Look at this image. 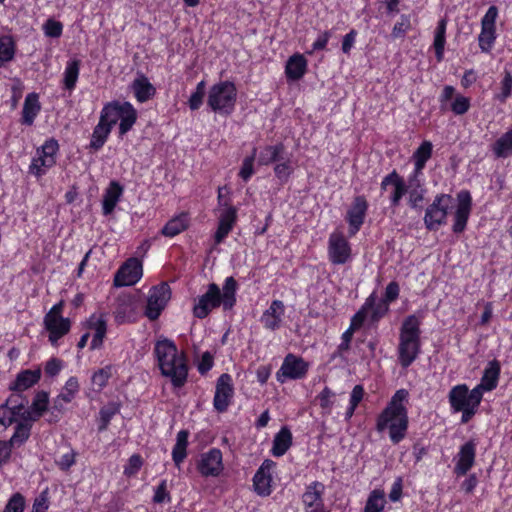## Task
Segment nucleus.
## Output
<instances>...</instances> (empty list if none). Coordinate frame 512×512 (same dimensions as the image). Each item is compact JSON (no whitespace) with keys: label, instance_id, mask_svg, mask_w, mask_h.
<instances>
[{"label":"nucleus","instance_id":"8","mask_svg":"<svg viewBox=\"0 0 512 512\" xmlns=\"http://www.w3.org/2000/svg\"><path fill=\"white\" fill-rule=\"evenodd\" d=\"M141 305L136 296L121 294L117 297L113 311L115 322L118 325L133 323L140 315Z\"/></svg>","mask_w":512,"mask_h":512},{"label":"nucleus","instance_id":"42","mask_svg":"<svg viewBox=\"0 0 512 512\" xmlns=\"http://www.w3.org/2000/svg\"><path fill=\"white\" fill-rule=\"evenodd\" d=\"M432 149L433 145L430 141H423L414 152L413 158L415 160V168L417 169V173H422L426 162L432 155Z\"/></svg>","mask_w":512,"mask_h":512},{"label":"nucleus","instance_id":"14","mask_svg":"<svg viewBox=\"0 0 512 512\" xmlns=\"http://www.w3.org/2000/svg\"><path fill=\"white\" fill-rule=\"evenodd\" d=\"M234 394V388L232 384V377L223 373L217 380L216 390L213 399V406L217 412L223 413L225 412L230 403Z\"/></svg>","mask_w":512,"mask_h":512},{"label":"nucleus","instance_id":"35","mask_svg":"<svg viewBox=\"0 0 512 512\" xmlns=\"http://www.w3.org/2000/svg\"><path fill=\"white\" fill-rule=\"evenodd\" d=\"M111 130L112 129L108 125H106L99 119V122L94 127L91 135V140L89 144L90 149L94 151H98L99 149H101L106 143L111 133Z\"/></svg>","mask_w":512,"mask_h":512},{"label":"nucleus","instance_id":"12","mask_svg":"<svg viewBox=\"0 0 512 512\" xmlns=\"http://www.w3.org/2000/svg\"><path fill=\"white\" fill-rule=\"evenodd\" d=\"M28 401L21 394H12L0 405V424L8 427L16 421V417L22 419L23 411L27 410Z\"/></svg>","mask_w":512,"mask_h":512},{"label":"nucleus","instance_id":"27","mask_svg":"<svg viewBox=\"0 0 512 512\" xmlns=\"http://www.w3.org/2000/svg\"><path fill=\"white\" fill-rule=\"evenodd\" d=\"M123 194V187L116 181H111L106 188L102 199V211L104 215H110Z\"/></svg>","mask_w":512,"mask_h":512},{"label":"nucleus","instance_id":"48","mask_svg":"<svg viewBox=\"0 0 512 512\" xmlns=\"http://www.w3.org/2000/svg\"><path fill=\"white\" fill-rule=\"evenodd\" d=\"M114 367L112 365H107L103 368L95 371L91 377L92 384L98 388V390H102L108 383V380L111 378L113 374Z\"/></svg>","mask_w":512,"mask_h":512},{"label":"nucleus","instance_id":"61","mask_svg":"<svg viewBox=\"0 0 512 512\" xmlns=\"http://www.w3.org/2000/svg\"><path fill=\"white\" fill-rule=\"evenodd\" d=\"M141 466H142L141 457L139 455H136V454L132 455L129 458L127 465L125 466L124 473L127 476L135 475L139 471Z\"/></svg>","mask_w":512,"mask_h":512},{"label":"nucleus","instance_id":"2","mask_svg":"<svg viewBox=\"0 0 512 512\" xmlns=\"http://www.w3.org/2000/svg\"><path fill=\"white\" fill-rule=\"evenodd\" d=\"M420 321L415 315L408 316L401 327L398 359L402 367H409L420 353Z\"/></svg>","mask_w":512,"mask_h":512},{"label":"nucleus","instance_id":"41","mask_svg":"<svg viewBox=\"0 0 512 512\" xmlns=\"http://www.w3.org/2000/svg\"><path fill=\"white\" fill-rule=\"evenodd\" d=\"M237 289V282L233 277H228L223 286V293H221L222 305L224 310H230L236 302L235 294Z\"/></svg>","mask_w":512,"mask_h":512},{"label":"nucleus","instance_id":"32","mask_svg":"<svg viewBox=\"0 0 512 512\" xmlns=\"http://www.w3.org/2000/svg\"><path fill=\"white\" fill-rule=\"evenodd\" d=\"M292 445V433L287 427H282L275 435L272 446V454L275 457L283 456Z\"/></svg>","mask_w":512,"mask_h":512},{"label":"nucleus","instance_id":"38","mask_svg":"<svg viewBox=\"0 0 512 512\" xmlns=\"http://www.w3.org/2000/svg\"><path fill=\"white\" fill-rule=\"evenodd\" d=\"M80 64L81 62L78 59H72L67 62L63 74V84L65 89L69 91L75 89L79 77Z\"/></svg>","mask_w":512,"mask_h":512},{"label":"nucleus","instance_id":"4","mask_svg":"<svg viewBox=\"0 0 512 512\" xmlns=\"http://www.w3.org/2000/svg\"><path fill=\"white\" fill-rule=\"evenodd\" d=\"M237 100V89L231 81L214 84L209 92L207 105L216 113L228 116L234 109Z\"/></svg>","mask_w":512,"mask_h":512},{"label":"nucleus","instance_id":"13","mask_svg":"<svg viewBox=\"0 0 512 512\" xmlns=\"http://www.w3.org/2000/svg\"><path fill=\"white\" fill-rule=\"evenodd\" d=\"M142 276V264L137 258H129L116 272L114 285L116 287L136 284Z\"/></svg>","mask_w":512,"mask_h":512},{"label":"nucleus","instance_id":"15","mask_svg":"<svg viewBox=\"0 0 512 512\" xmlns=\"http://www.w3.org/2000/svg\"><path fill=\"white\" fill-rule=\"evenodd\" d=\"M222 304L221 291L217 284L211 283L205 294L199 297L197 304L194 305V316L200 319L205 318L212 309Z\"/></svg>","mask_w":512,"mask_h":512},{"label":"nucleus","instance_id":"46","mask_svg":"<svg viewBox=\"0 0 512 512\" xmlns=\"http://www.w3.org/2000/svg\"><path fill=\"white\" fill-rule=\"evenodd\" d=\"M375 295L371 294L365 301L362 308L352 317L350 328L351 330L359 329L364 323L370 308L374 306Z\"/></svg>","mask_w":512,"mask_h":512},{"label":"nucleus","instance_id":"3","mask_svg":"<svg viewBox=\"0 0 512 512\" xmlns=\"http://www.w3.org/2000/svg\"><path fill=\"white\" fill-rule=\"evenodd\" d=\"M99 119L111 129L120 121L119 135L122 137L132 129L137 120V112L129 102L112 101L103 106Z\"/></svg>","mask_w":512,"mask_h":512},{"label":"nucleus","instance_id":"54","mask_svg":"<svg viewBox=\"0 0 512 512\" xmlns=\"http://www.w3.org/2000/svg\"><path fill=\"white\" fill-rule=\"evenodd\" d=\"M257 149L254 148L252 154L243 160L239 176L244 180L248 181L254 173L253 163L255 160Z\"/></svg>","mask_w":512,"mask_h":512},{"label":"nucleus","instance_id":"17","mask_svg":"<svg viewBox=\"0 0 512 512\" xmlns=\"http://www.w3.org/2000/svg\"><path fill=\"white\" fill-rule=\"evenodd\" d=\"M368 203L364 196H356L351 208L347 212V221L349 223V234L355 235L364 223Z\"/></svg>","mask_w":512,"mask_h":512},{"label":"nucleus","instance_id":"29","mask_svg":"<svg viewBox=\"0 0 512 512\" xmlns=\"http://www.w3.org/2000/svg\"><path fill=\"white\" fill-rule=\"evenodd\" d=\"M41 110L38 94L29 93L25 97L21 122L24 125L31 126L34 123L35 118Z\"/></svg>","mask_w":512,"mask_h":512},{"label":"nucleus","instance_id":"57","mask_svg":"<svg viewBox=\"0 0 512 512\" xmlns=\"http://www.w3.org/2000/svg\"><path fill=\"white\" fill-rule=\"evenodd\" d=\"M407 398H408L407 390H405V389L397 390L386 407L392 408V409L407 410L406 407L403 405V402L406 401Z\"/></svg>","mask_w":512,"mask_h":512},{"label":"nucleus","instance_id":"20","mask_svg":"<svg viewBox=\"0 0 512 512\" xmlns=\"http://www.w3.org/2000/svg\"><path fill=\"white\" fill-rule=\"evenodd\" d=\"M325 486L319 481H314L306 487L302 495V502L305 508H313L312 512L324 510L323 494Z\"/></svg>","mask_w":512,"mask_h":512},{"label":"nucleus","instance_id":"19","mask_svg":"<svg viewBox=\"0 0 512 512\" xmlns=\"http://www.w3.org/2000/svg\"><path fill=\"white\" fill-rule=\"evenodd\" d=\"M88 329L94 331L92 341L90 344L91 350H96L102 347L104 338L107 333V320L103 313H94L86 321Z\"/></svg>","mask_w":512,"mask_h":512},{"label":"nucleus","instance_id":"51","mask_svg":"<svg viewBox=\"0 0 512 512\" xmlns=\"http://www.w3.org/2000/svg\"><path fill=\"white\" fill-rule=\"evenodd\" d=\"M119 407L111 403L103 408H101L99 415H100V424H99V431H104L107 429L111 419L118 413Z\"/></svg>","mask_w":512,"mask_h":512},{"label":"nucleus","instance_id":"11","mask_svg":"<svg viewBox=\"0 0 512 512\" xmlns=\"http://www.w3.org/2000/svg\"><path fill=\"white\" fill-rule=\"evenodd\" d=\"M329 260L334 265H343L351 258V247L342 232H333L328 241Z\"/></svg>","mask_w":512,"mask_h":512},{"label":"nucleus","instance_id":"45","mask_svg":"<svg viewBox=\"0 0 512 512\" xmlns=\"http://www.w3.org/2000/svg\"><path fill=\"white\" fill-rule=\"evenodd\" d=\"M272 477L270 473H262L257 471L253 478L254 489L258 495L268 496L271 493Z\"/></svg>","mask_w":512,"mask_h":512},{"label":"nucleus","instance_id":"5","mask_svg":"<svg viewBox=\"0 0 512 512\" xmlns=\"http://www.w3.org/2000/svg\"><path fill=\"white\" fill-rule=\"evenodd\" d=\"M376 429L378 432L388 429L391 441L394 444H398L405 438L407 433V410L386 407L377 418Z\"/></svg>","mask_w":512,"mask_h":512},{"label":"nucleus","instance_id":"56","mask_svg":"<svg viewBox=\"0 0 512 512\" xmlns=\"http://www.w3.org/2000/svg\"><path fill=\"white\" fill-rule=\"evenodd\" d=\"M43 30H44V33H45L46 36L53 37V38H58L62 34L63 25L59 21H56V20H53V19H48L43 24Z\"/></svg>","mask_w":512,"mask_h":512},{"label":"nucleus","instance_id":"47","mask_svg":"<svg viewBox=\"0 0 512 512\" xmlns=\"http://www.w3.org/2000/svg\"><path fill=\"white\" fill-rule=\"evenodd\" d=\"M393 190L390 195V203L392 207H398L402 197L407 193L408 187L404 179L397 173L392 184Z\"/></svg>","mask_w":512,"mask_h":512},{"label":"nucleus","instance_id":"59","mask_svg":"<svg viewBox=\"0 0 512 512\" xmlns=\"http://www.w3.org/2000/svg\"><path fill=\"white\" fill-rule=\"evenodd\" d=\"M470 107V101L467 97H464L462 95H459L455 98L451 105V110L456 115H462L468 111Z\"/></svg>","mask_w":512,"mask_h":512},{"label":"nucleus","instance_id":"43","mask_svg":"<svg viewBox=\"0 0 512 512\" xmlns=\"http://www.w3.org/2000/svg\"><path fill=\"white\" fill-rule=\"evenodd\" d=\"M16 46L11 36L0 37V66L12 61L15 57Z\"/></svg>","mask_w":512,"mask_h":512},{"label":"nucleus","instance_id":"25","mask_svg":"<svg viewBox=\"0 0 512 512\" xmlns=\"http://www.w3.org/2000/svg\"><path fill=\"white\" fill-rule=\"evenodd\" d=\"M458 457L455 473L465 475L471 469L475 460V444L473 441H469L461 446Z\"/></svg>","mask_w":512,"mask_h":512},{"label":"nucleus","instance_id":"53","mask_svg":"<svg viewBox=\"0 0 512 512\" xmlns=\"http://www.w3.org/2000/svg\"><path fill=\"white\" fill-rule=\"evenodd\" d=\"M205 95V82L201 81L197 84L196 90L191 94L189 98V107L191 110H197L203 103Z\"/></svg>","mask_w":512,"mask_h":512},{"label":"nucleus","instance_id":"36","mask_svg":"<svg viewBox=\"0 0 512 512\" xmlns=\"http://www.w3.org/2000/svg\"><path fill=\"white\" fill-rule=\"evenodd\" d=\"M284 145L279 143L274 146L264 147L258 157L259 165H269L273 162L283 160Z\"/></svg>","mask_w":512,"mask_h":512},{"label":"nucleus","instance_id":"60","mask_svg":"<svg viewBox=\"0 0 512 512\" xmlns=\"http://www.w3.org/2000/svg\"><path fill=\"white\" fill-rule=\"evenodd\" d=\"M388 311V304L386 301L381 300L379 303H376V299L374 300V306L370 308L369 313L371 312V320L372 322H377L381 317H383Z\"/></svg>","mask_w":512,"mask_h":512},{"label":"nucleus","instance_id":"16","mask_svg":"<svg viewBox=\"0 0 512 512\" xmlns=\"http://www.w3.org/2000/svg\"><path fill=\"white\" fill-rule=\"evenodd\" d=\"M308 371V364L300 357L288 354L277 372V379L283 382L285 379H301Z\"/></svg>","mask_w":512,"mask_h":512},{"label":"nucleus","instance_id":"10","mask_svg":"<svg viewBox=\"0 0 512 512\" xmlns=\"http://www.w3.org/2000/svg\"><path fill=\"white\" fill-rule=\"evenodd\" d=\"M449 403L454 412H460L466 407L479 406L482 394L479 389L473 388L469 391L466 384L454 386L448 395Z\"/></svg>","mask_w":512,"mask_h":512},{"label":"nucleus","instance_id":"23","mask_svg":"<svg viewBox=\"0 0 512 512\" xmlns=\"http://www.w3.org/2000/svg\"><path fill=\"white\" fill-rule=\"evenodd\" d=\"M49 395L45 391L36 393L30 408L23 411L22 420L37 421L47 411Z\"/></svg>","mask_w":512,"mask_h":512},{"label":"nucleus","instance_id":"9","mask_svg":"<svg viewBox=\"0 0 512 512\" xmlns=\"http://www.w3.org/2000/svg\"><path fill=\"white\" fill-rule=\"evenodd\" d=\"M453 198L448 194L437 195L425 212L424 223L428 230H435L445 223Z\"/></svg>","mask_w":512,"mask_h":512},{"label":"nucleus","instance_id":"30","mask_svg":"<svg viewBox=\"0 0 512 512\" xmlns=\"http://www.w3.org/2000/svg\"><path fill=\"white\" fill-rule=\"evenodd\" d=\"M307 69V61L301 54L291 56L286 64L285 73L288 79L296 81L303 77Z\"/></svg>","mask_w":512,"mask_h":512},{"label":"nucleus","instance_id":"31","mask_svg":"<svg viewBox=\"0 0 512 512\" xmlns=\"http://www.w3.org/2000/svg\"><path fill=\"white\" fill-rule=\"evenodd\" d=\"M31 422L22 420L16 424L13 435L6 441L11 450L13 447H20L29 439L32 428Z\"/></svg>","mask_w":512,"mask_h":512},{"label":"nucleus","instance_id":"22","mask_svg":"<svg viewBox=\"0 0 512 512\" xmlns=\"http://www.w3.org/2000/svg\"><path fill=\"white\" fill-rule=\"evenodd\" d=\"M284 311V303L281 300H273L269 308L263 312L261 323L268 330L275 331L279 329L282 324Z\"/></svg>","mask_w":512,"mask_h":512},{"label":"nucleus","instance_id":"39","mask_svg":"<svg viewBox=\"0 0 512 512\" xmlns=\"http://www.w3.org/2000/svg\"><path fill=\"white\" fill-rule=\"evenodd\" d=\"M492 151L497 158H507L512 155V128L495 141Z\"/></svg>","mask_w":512,"mask_h":512},{"label":"nucleus","instance_id":"18","mask_svg":"<svg viewBox=\"0 0 512 512\" xmlns=\"http://www.w3.org/2000/svg\"><path fill=\"white\" fill-rule=\"evenodd\" d=\"M457 199L458 206L454 216L453 232L461 233L464 231L470 215L472 199L470 193L465 190L458 193Z\"/></svg>","mask_w":512,"mask_h":512},{"label":"nucleus","instance_id":"64","mask_svg":"<svg viewBox=\"0 0 512 512\" xmlns=\"http://www.w3.org/2000/svg\"><path fill=\"white\" fill-rule=\"evenodd\" d=\"M49 508V501L47 492L43 491L35 500L32 507V512H46Z\"/></svg>","mask_w":512,"mask_h":512},{"label":"nucleus","instance_id":"28","mask_svg":"<svg viewBox=\"0 0 512 512\" xmlns=\"http://www.w3.org/2000/svg\"><path fill=\"white\" fill-rule=\"evenodd\" d=\"M41 378V369L24 370L18 373L15 381L10 385L9 389L16 392H23L35 385Z\"/></svg>","mask_w":512,"mask_h":512},{"label":"nucleus","instance_id":"52","mask_svg":"<svg viewBox=\"0 0 512 512\" xmlns=\"http://www.w3.org/2000/svg\"><path fill=\"white\" fill-rule=\"evenodd\" d=\"M25 498L17 492L14 493L8 500L3 512H24Z\"/></svg>","mask_w":512,"mask_h":512},{"label":"nucleus","instance_id":"33","mask_svg":"<svg viewBox=\"0 0 512 512\" xmlns=\"http://www.w3.org/2000/svg\"><path fill=\"white\" fill-rule=\"evenodd\" d=\"M189 226V217L187 213H180L179 215L170 219L162 228V235L174 237L179 233L186 230Z\"/></svg>","mask_w":512,"mask_h":512},{"label":"nucleus","instance_id":"34","mask_svg":"<svg viewBox=\"0 0 512 512\" xmlns=\"http://www.w3.org/2000/svg\"><path fill=\"white\" fill-rule=\"evenodd\" d=\"M144 315L152 321L160 316V288L158 285L149 290Z\"/></svg>","mask_w":512,"mask_h":512},{"label":"nucleus","instance_id":"6","mask_svg":"<svg viewBox=\"0 0 512 512\" xmlns=\"http://www.w3.org/2000/svg\"><path fill=\"white\" fill-rule=\"evenodd\" d=\"M63 307L62 301L53 305L43 319L44 328L48 332V340L53 346H58V341L71 329L70 319L62 316Z\"/></svg>","mask_w":512,"mask_h":512},{"label":"nucleus","instance_id":"7","mask_svg":"<svg viewBox=\"0 0 512 512\" xmlns=\"http://www.w3.org/2000/svg\"><path fill=\"white\" fill-rule=\"evenodd\" d=\"M59 150L58 142L51 138L37 149L35 157L29 165V173L37 178L45 175L56 164V154Z\"/></svg>","mask_w":512,"mask_h":512},{"label":"nucleus","instance_id":"62","mask_svg":"<svg viewBox=\"0 0 512 512\" xmlns=\"http://www.w3.org/2000/svg\"><path fill=\"white\" fill-rule=\"evenodd\" d=\"M333 396L334 393L332 392V390L328 387H325L317 397L319 399L320 407L326 410L327 412L330 411L333 405V402L331 401V398Z\"/></svg>","mask_w":512,"mask_h":512},{"label":"nucleus","instance_id":"63","mask_svg":"<svg viewBox=\"0 0 512 512\" xmlns=\"http://www.w3.org/2000/svg\"><path fill=\"white\" fill-rule=\"evenodd\" d=\"M214 364L213 355L210 352H204L201 356V359L198 363V371L201 375L206 374Z\"/></svg>","mask_w":512,"mask_h":512},{"label":"nucleus","instance_id":"44","mask_svg":"<svg viewBox=\"0 0 512 512\" xmlns=\"http://www.w3.org/2000/svg\"><path fill=\"white\" fill-rule=\"evenodd\" d=\"M386 504L383 490H373L366 501L364 512H382Z\"/></svg>","mask_w":512,"mask_h":512},{"label":"nucleus","instance_id":"24","mask_svg":"<svg viewBox=\"0 0 512 512\" xmlns=\"http://www.w3.org/2000/svg\"><path fill=\"white\" fill-rule=\"evenodd\" d=\"M500 375V364L497 360H492L488 363L484 370L480 384L475 388L483 395L484 391H491L496 388Z\"/></svg>","mask_w":512,"mask_h":512},{"label":"nucleus","instance_id":"55","mask_svg":"<svg viewBox=\"0 0 512 512\" xmlns=\"http://www.w3.org/2000/svg\"><path fill=\"white\" fill-rule=\"evenodd\" d=\"M408 204L413 209H421L422 205L421 203L424 200V195L426 192V189H418V188H412L408 189Z\"/></svg>","mask_w":512,"mask_h":512},{"label":"nucleus","instance_id":"26","mask_svg":"<svg viewBox=\"0 0 512 512\" xmlns=\"http://www.w3.org/2000/svg\"><path fill=\"white\" fill-rule=\"evenodd\" d=\"M237 219V210L233 206H228L221 214L217 231L215 233V242L221 243L232 230Z\"/></svg>","mask_w":512,"mask_h":512},{"label":"nucleus","instance_id":"49","mask_svg":"<svg viewBox=\"0 0 512 512\" xmlns=\"http://www.w3.org/2000/svg\"><path fill=\"white\" fill-rule=\"evenodd\" d=\"M478 40L481 50L489 52L495 40V27L482 26Z\"/></svg>","mask_w":512,"mask_h":512},{"label":"nucleus","instance_id":"37","mask_svg":"<svg viewBox=\"0 0 512 512\" xmlns=\"http://www.w3.org/2000/svg\"><path fill=\"white\" fill-rule=\"evenodd\" d=\"M132 89L136 99L139 102H145L155 94L154 86L145 77H140L134 80Z\"/></svg>","mask_w":512,"mask_h":512},{"label":"nucleus","instance_id":"58","mask_svg":"<svg viewBox=\"0 0 512 512\" xmlns=\"http://www.w3.org/2000/svg\"><path fill=\"white\" fill-rule=\"evenodd\" d=\"M411 28V22L409 16L402 15L400 21H398L392 30V36L394 38L402 37Z\"/></svg>","mask_w":512,"mask_h":512},{"label":"nucleus","instance_id":"1","mask_svg":"<svg viewBox=\"0 0 512 512\" xmlns=\"http://www.w3.org/2000/svg\"><path fill=\"white\" fill-rule=\"evenodd\" d=\"M162 376L167 378L175 392L181 389L188 378L187 360L179 353L173 341L162 338Z\"/></svg>","mask_w":512,"mask_h":512},{"label":"nucleus","instance_id":"50","mask_svg":"<svg viewBox=\"0 0 512 512\" xmlns=\"http://www.w3.org/2000/svg\"><path fill=\"white\" fill-rule=\"evenodd\" d=\"M79 382L76 377H70L60 392L61 399L69 403L75 398L79 392Z\"/></svg>","mask_w":512,"mask_h":512},{"label":"nucleus","instance_id":"40","mask_svg":"<svg viewBox=\"0 0 512 512\" xmlns=\"http://www.w3.org/2000/svg\"><path fill=\"white\" fill-rule=\"evenodd\" d=\"M446 26L447 20L446 18H442L439 20L435 30L433 46L435 49L436 58L439 62L443 59L444 55V47L446 42Z\"/></svg>","mask_w":512,"mask_h":512},{"label":"nucleus","instance_id":"21","mask_svg":"<svg viewBox=\"0 0 512 512\" xmlns=\"http://www.w3.org/2000/svg\"><path fill=\"white\" fill-rule=\"evenodd\" d=\"M222 468V453L215 448L203 454L198 463V469L203 476H217Z\"/></svg>","mask_w":512,"mask_h":512}]
</instances>
